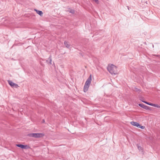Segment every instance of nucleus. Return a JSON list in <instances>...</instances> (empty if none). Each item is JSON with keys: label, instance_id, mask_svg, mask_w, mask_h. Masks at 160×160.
Returning <instances> with one entry per match:
<instances>
[{"label": "nucleus", "instance_id": "nucleus-3", "mask_svg": "<svg viewBox=\"0 0 160 160\" xmlns=\"http://www.w3.org/2000/svg\"><path fill=\"white\" fill-rule=\"evenodd\" d=\"M138 105L142 107V108H143L147 110H150V108L147 106H146L145 105H144L143 104H138Z\"/></svg>", "mask_w": 160, "mask_h": 160}, {"label": "nucleus", "instance_id": "nucleus-18", "mask_svg": "<svg viewBox=\"0 0 160 160\" xmlns=\"http://www.w3.org/2000/svg\"><path fill=\"white\" fill-rule=\"evenodd\" d=\"M93 1L95 2H98V0H92Z\"/></svg>", "mask_w": 160, "mask_h": 160}, {"label": "nucleus", "instance_id": "nucleus-17", "mask_svg": "<svg viewBox=\"0 0 160 160\" xmlns=\"http://www.w3.org/2000/svg\"><path fill=\"white\" fill-rule=\"evenodd\" d=\"M138 128H140L142 129H143L145 127L143 126H140V127H139Z\"/></svg>", "mask_w": 160, "mask_h": 160}, {"label": "nucleus", "instance_id": "nucleus-11", "mask_svg": "<svg viewBox=\"0 0 160 160\" xmlns=\"http://www.w3.org/2000/svg\"><path fill=\"white\" fill-rule=\"evenodd\" d=\"M142 102H143L148 104V105H150V106H152L153 105V103H151V102H146V101H143V100H142Z\"/></svg>", "mask_w": 160, "mask_h": 160}, {"label": "nucleus", "instance_id": "nucleus-2", "mask_svg": "<svg viewBox=\"0 0 160 160\" xmlns=\"http://www.w3.org/2000/svg\"><path fill=\"white\" fill-rule=\"evenodd\" d=\"M117 67L113 64L108 66L107 68L108 71L112 74H117Z\"/></svg>", "mask_w": 160, "mask_h": 160}, {"label": "nucleus", "instance_id": "nucleus-12", "mask_svg": "<svg viewBox=\"0 0 160 160\" xmlns=\"http://www.w3.org/2000/svg\"><path fill=\"white\" fill-rule=\"evenodd\" d=\"M8 82L9 84L12 87V86H13V85H14V83H13L12 81L10 80H8Z\"/></svg>", "mask_w": 160, "mask_h": 160}, {"label": "nucleus", "instance_id": "nucleus-9", "mask_svg": "<svg viewBox=\"0 0 160 160\" xmlns=\"http://www.w3.org/2000/svg\"><path fill=\"white\" fill-rule=\"evenodd\" d=\"M36 133H29L28 134V136L31 137H35Z\"/></svg>", "mask_w": 160, "mask_h": 160}, {"label": "nucleus", "instance_id": "nucleus-13", "mask_svg": "<svg viewBox=\"0 0 160 160\" xmlns=\"http://www.w3.org/2000/svg\"><path fill=\"white\" fill-rule=\"evenodd\" d=\"M152 106H154V107L158 108H160V106H159V105H158V104H153Z\"/></svg>", "mask_w": 160, "mask_h": 160}, {"label": "nucleus", "instance_id": "nucleus-15", "mask_svg": "<svg viewBox=\"0 0 160 160\" xmlns=\"http://www.w3.org/2000/svg\"><path fill=\"white\" fill-rule=\"evenodd\" d=\"M74 12H75L74 10L73 9H71V10H70L69 11V12L72 13V14L74 13Z\"/></svg>", "mask_w": 160, "mask_h": 160}, {"label": "nucleus", "instance_id": "nucleus-16", "mask_svg": "<svg viewBox=\"0 0 160 160\" xmlns=\"http://www.w3.org/2000/svg\"><path fill=\"white\" fill-rule=\"evenodd\" d=\"M137 147H138V149L139 150H142V147L141 146H138Z\"/></svg>", "mask_w": 160, "mask_h": 160}, {"label": "nucleus", "instance_id": "nucleus-8", "mask_svg": "<svg viewBox=\"0 0 160 160\" xmlns=\"http://www.w3.org/2000/svg\"><path fill=\"white\" fill-rule=\"evenodd\" d=\"M47 62L49 63L50 64H52L51 62H52V59H51V56L50 55L49 57L48 58V60L46 61Z\"/></svg>", "mask_w": 160, "mask_h": 160}, {"label": "nucleus", "instance_id": "nucleus-6", "mask_svg": "<svg viewBox=\"0 0 160 160\" xmlns=\"http://www.w3.org/2000/svg\"><path fill=\"white\" fill-rule=\"evenodd\" d=\"M44 134L41 133H36L35 138H39L43 136Z\"/></svg>", "mask_w": 160, "mask_h": 160}, {"label": "nucleus", "instance_id": "nucleus-4", "mask_svg": "<svg viewBox=\"0 0 160 160\" xmlns=\"http://www.w3.org/2000/svg\"><path fill=\"white\" fill-rule=\"evenodd\" d=\"M16 146L19 148H20L22 149H26L28 147L27 145H23L21 144H16Z\"/></svg>", "mask_w": 160, "mask_h": 160}, {"label": "nucleus", "instance_id": "nucleus-1", "mask_svg": "<svg viewBox=\"0 0 160 160\" xmlns=\"http://www.w3.org/2000/svg\"><path fill=\"white\" fill-rule=\"evenodd\" d=\"M92 81V75L91 74L87 79L83 88L84 92H86L88 90L89 85Z\"/></svg>", "mask_w": 160, "mask_h": 160}, {"label": "nucleus", "instance_id": "nucleus-10", "mask_svg": "<svg viewBox=\"0 0 160 160\" xmlns=\"http://www.w3.org/2000/svg\"><path fill=\"white\" fill-rule=\"evenodd\" d=\"M64 44L65 46L68 48H69L70 47V45L68 43V42L66 41H65L64 42Z\"/></svg>", "mask_w": 160, "mask_h": 160}, {"label": "nucleus", "instance_id": "nucleus-14", "mask_svg": "<svg viewBox=\"0 0 160 160\" xmlns=\"http://www.w3.org/2000/svg\"><path fill=\"white\" fill-rule=\"evenodd\" d=\"M12 87L17 88L18 87V84L14 83Z\"/></svg>", "mask_w": 160, "mask_h": 160}, {"label": "nucleus", "instance_id": "nucleus-5", "mask_svg": "<svg viewBox=\"0 0 160 160\" xmlns=\"http://www.w3.org/2000/svg\"><path fill=\"white\" fill-rule=\"evenodd\" d=\"M131 124L132 125L136 126L138 128L140 126V125L139 123L136 122L132 121L131 122Z\"/></svg>", "mask_w": 160, "mask_h": 160}, {"label": "nucleus", "instance_id": "nucleus-19", "mask_svg": "<svg viewBox=\"0 0 160 160\" xmlns=\"http://www.w3.org/2000/svg\"><path fill=\"white\" fill-rule=\"evenodd\" d=\"M42 122L43 123L45 122V120L44 119H43L42 121Z\"/></svg>", "mask_w": 160, "mask_h": 160}, {"label": "nucleus", "instance_id": "nucleus-7", "mask_svg": "<svg viewBox=\"0 0 160 160\" xmlns=\"http://www.w3.org/2000/svg\"><path fill=\"white\" fill-rule=\"evenodd\" d=\"M34 11H36L37 13L40 15L41 16H42L43 15V12L42 11L38 10L36 9H34Z\"/></svg>", "mask_w": 160, "mask_h": 160}]
</instances>
